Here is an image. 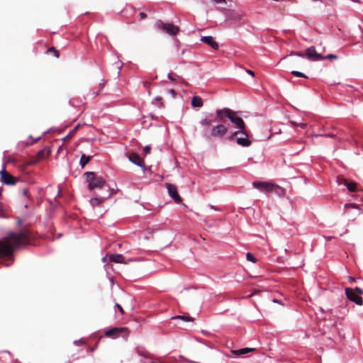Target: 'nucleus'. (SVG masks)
I'll return each instance as SVG.
<instances>
[{
  "label": "nucleus",
  "mask_w": 363,
  "mask_h": 363,
  "mask_svg": "<svg viewBox=\"0 0 363 363\" xmlns=\"http://www.w3.org/2000/svg\"><path fill=\"white\" fill-rule=\"evenodd\" d=\"M28 242V236L26 232L10 233L6 237L0 240V260L4 265L10 266L13 262V250Z\"/></svg>",
  "instance_id": "1"
},
{
  "label": "nucleus",
  "mask_w": 363,
  "mask_h": 363,
  "mask_svg": "<svg viewBox=\"0 0 363 363\" xmlns=\"http://www.w3.org/2000/svg\"><path fill=\"white\" fill-rule=\"evenodd\" d=\"M88 186L90 190L95 188H102L105 184V180L102 177L96 176L94 172H87L85 173Z\"/></svg>",
  "instance_id": "2"
},
{
  "label": "nucleus",
  "mask_w": 363,
  "mask_h": 363,
  "mask_svg": "<svg viewBox=\"0 0 363 363\" xmlns=\"http://www.w3.org/2000/svg\"><path fill=\"white\" fill-rule=\"evenodd\" d=\"M155 27L157 30L162 31L169 35H176L179 31V26L172 23H164L161 20H158L155 22Z\"/></svg>",
  "instance_id": "3"
},
{
  "label": "nucleus",
  "mask_w": 363,
  "mask_h": 363,
  "mask_svg": "<svg viewBox=\"0 0 363 363\" xmlns=\"http://www.w3.org/2000/svg\"><path fill=\"white\" fill-rule=\"evenodd\" d=\"M104 335L113 339H125L128 337L129 332L126 328H114L106 330L104 333Z\"/></svg>",
  "instance_id": "4"
},
{
  "label": "nucleus",
  "mask_w": 363,
  "mask_h": 363,
  "mask_svg": "<svg viewBox=\"0 0 363 363\" xmlns=\"http://www.w3.org/2000/svg\"><path fill=\"white\" fill-rule=\"evenodd\" d=\"M228 132V128L223 124L213 126L211 129L210 134H204V137L206 139L211 138H223L225 135Z\"/></svg>",
  "instance_id": "5"
},
{
  "label": "nucleus",
  "mask_w": 363,
  "mask_h": 363,
  "mask_svg": "<svg viewBox=\"0 0 363 363\" xmlns=\"http://www.w3.org/2000/svg\"><path fill=\"white\" fill-rule=\"evenodd\" d=\"M224 111L226 112L228 118L236 125L239 130L245 129V125L243 120L240 117L237 116L235 112L232 110H225Z\"/></svg>",
  "instance_id": "6"
},
{
  "label": "nucleus",
  "mask_w": 363,
  "mask_h": 363,
  "mask_svg": "<svg viewBox=\"0 0 363 363\" xmlns=\"http://www.w3.org/2000/svg\"><path fill=\"white\" fill-rule=\"evenodd\" d=\"M235 136L240 135L237 137L236 141L239 145L242 147H249L251 145V141L248 139V135L245 129L236 131L234 133Z\"/></svg>",
  "instance_id": "7"
},
{
  "label": "nucleus",
  "mask_w": 363,
  "mask_h": 363,
  "mask_svg": "<svg viewBox=\"0 0 363 363\" xmlns=\"http://www.w3.org/2000/svg\"><path fill=\"white\" fill-rule=\"evenodd\" d=\"M252 186L262 192L267 193L272 191L274 183L269 182L256 181L252 182Z\"/></svg>",
  "instance_id": "8"
},
{
  "label": "nucleus",
  "mask_w": 363,
  "mask_h": 363,
  "mask_svg": "<svg viewBox=\"0 0 363 363\" xmlns=\"http://www.w3.org/2000/svg\"><path fill=\"white\" fill-rule=\"evenodd\" d=\"M305 55L307 59L311 61H319L325 59L323 56L316 52L313 46L308 48L306 50Z\"/></svg>",
  "instance_id": "9"
},
{
  "label": "nucleus",
  "mask_w": 363,
  "mask_h": 363,
  "mask_svg": "<svg viewBox=\"0 0 363 363\" xmlns=\"http://www.w3.org/2000/svg\"><path fill=\"white\" fill-rule=\"evenodd\" d=\"M169 195L174 199V201L179 203L182 201L181 197L178 194L177 186L174 184L166 183L165 184Z\"/></svg>",
  "instance_id": "10"
},
{
  "label": "nucleus",
  "mask_w": 363,
  "mask_h": 363,
  "mask_svg": "<svg viewBox=\"0 0 363 363\" xmlns=\"http://www.w3.org/2000/svg\"><path fill=\"white\" fill-rule=\"evenodd\" d=\"M0 175L1 182L4 184L7 185H13L16 184L15 178L5 170L4 166L3 167V169L0 171Z\"/></svg>",
  "instance_id": "11"
},
{
  "label": "nucleus",
  "mask_w": 363,
  "mask_h": 363,
  "mask_svg": "<svg viewBox=\"0 0 363 363\" xmlns=\"http://www.w3.org/2000/svg\"><path fill=\"white\" fill-rule=\"evenodd\" d=\"M345 294L348 299L356 303L357 305H362V298L356 294L354 291L350 289H345Z\"/></svg>",
  "instance_id": "12"
},
{
  "label": "nucleus",
  "mask_w": 363,
  "mask_h": 363,
  "mask_svg": "<svg viewBox=\"0 0 363 363\" xmlns=\"http://www.w3.org/2000/svg\"><path fill=\"white\" fill-rule=\"evenodd\" d=\"M201 41L203 42V43L207 44L208 45H209L210 47H211L214 50H218V44L215 40L213 37H212L211 35L201 37Z\"/></svg>",
  "instance_id": "13"
},
{
  "label": "nucleus",
  "mask_w": 363,
  "mask_h": 363,
  "mask_svg": "<svg viewBox=\"0 0 363 363\" xmlns=\"http://www.w3.org/2000/svg\"><path fill=\"white\" fill-rule=\"evenodd\" d=\"M128 159L131 162H133V164H135L139 167H143L144 164L143 160L142 158H140V157L135 153L130 154L128 157Z\"/></svg>",
  "instance_id": "14"
},
{
  "label": "nucleus",
  "mask_w": 363,
  "mask_h": 363,
  "mask_svg": "<svg viewBox=\"0 0 363 363\" xmlns=\"http://www.w3.org/2000/svg\"><path fill=\"white\" fill-rule=\"evenodd\" d=\"M255 350V348L245 347L239 350H231V352L236 356H242Z\"/></svg>",
  "instance_id": "15"
},
{
  "label": "nucleus",
  "mask_w": 363,
  "mask_h": 363,
  "mask_svg": "<svg viewBox=\"0 0 363 363\" xmlns=\"http://www.w3.org/2000/svg\"><path fill=\"white\" fill-rule=\"evenodd\" d=\"M108 259L115 263H126L124 257L121 254H113L109 255Z\"/></svg>",
  "instance_id": "16"
},
{
  "label": "nucleus",
  "mask_w": 363,
  "mask_h": 363,
  "mask_svg": "<svg viewBox=\"0 0 363 363\" xmlns=\"http://www.w3.org/2000/svg\"><path fill=\"white\" fill-rule=\"evenodd\" d=\"M191 105L194 107L200 108L203 106V100L201 97L194 96L191 99Z\"/></svg>",
  "instance_id": "17"
},
{
  "label": "nucleus",
  "mask_w": 363,
  "mask_h": 363,
  "mask_svg": "<svg viewBox=\"0 0 363 363\" xmlns=\"http://www.w3.org/2000/svg\"><path fill=\"white\" fill-rule=\"evenodd\" d=\"M344 186L347 187L349 191L354 192L357 190V183L352 182H349L347 180H344Z\"/></svg>",
  "instance_id": "18"
},
{
  "label": "nucleus",
  "mask_w": 363,
  "mask_h": 363,
  "mask_svg": "<svg viewBox=\"0 0 363 363\" xmlns=\"http://www.w3.org/2000/svg\"><path fill=\"white\" fill-rule=\"evenodd\" d=\"M225 110H230L228 108H223L222 109H218L216 111V116L219 119L220 121H224L223 118L225 116L228 118V115L226 112H225Z\"/></svg>",
  "instance_id": "19"
},
{
  "label": "nucleus",
  "mask_w": 363,
  "mask_h": 363,
  "mask_svg": "<svg viewBox=\"0 0 363 363\" xmlns=\"http://www.w3.org/2000/svg\"><path fill=\"white\" fill-rule=\"evenodd\" d=\"M272 192H274L279 196H282L285 194V190L282 187L274 184V187L272 188Z\"/></svg>",
  "instance_id": "20"
},
{
  "label": "nucleus",
  "mask_w": 363,
  "mask_h": 363,
  "mask_svg": "<svg viewBox=\"0 0 363 363\" xmlns=\"http://www.w3.org/2000/svg\"><path fill=\"white\" fill-rule=\"evenodd\" d=\"M173 320H182L185 322H192L194 321V318L189 316L187 314L177 315L172 318Z\"/></svg>",
  "instance_id": "21"
},
{
  "label": "nucleus",
  "mask_w": 363,
  "mask_h": 363,
  "mask_svg": "<svg viewBox=\"0 0 363 363\" xmlns=\"http://www.w3.org/2000/svg\"><path fill=\"white\" fill-rule=\"evenodd\" d=\"M91 156H86L84 154H83L82 156H81V158H80V165L82 167H84L91 160Z\"/></svg>",
  "instance_id": "22"
},
{
  "label": "nucleus",
  "mask_w": 363,
  "mask_h": 363,
  "mask_svg": "<svg viewBox=\"0 0 363 363\" xmlns=\"http://www.w3.org/2000/svg\"><path fill=\"white\" fill-rule=\"evenodd\" d=\"M203 127H209L211 125V121L207 118H203L199 122Z\"/></svg>",
  "instance_id": "23"
},
{
  "label": "nucleus",
  "mask_w": 363,
  "mask_h": 363,
  "mask_svg": "<svg viewBox=\"0 0 363 363\" xmlns=\"http://www.w3.org/2000/svg\"><path fill=\"white\" fill-rule=\"evenodd\" d=\"M102 202V200L99 198H93L90 199V203L92 206L99 205Z\"/></svg>",
  "instance_id": "24"
},
{
  "label": "nucleus",
  "mask_w": 363,
  "mask_h": 363,
  "mask_svg": "<svg viewBox=\"0 0 363 363\" xmlns=\"http://www.w3.org/2000/svg\"><path fill=\"white\" fill-rule=\"evenodd\" d=\"M293 75L297 77H303V78H308V77L303 72H298V71H291V72Z\"/></svg>",
  "instance_id": "25"
},
{
  "label": "nucleus",
  "mask_w": 363,
  "mask_h": 363,
  "mask_svg": "<svg viewBox=\"0 0 363 363\" xmlns=\"http://www.w3.org/2000/svg\"><path fill=\"white\" fill-rule=\"evenodd\" d=\"M246 259L248 261L252 262V263H255L256 262L255 257L251 253H250V252L247 253Z\"/></svg>",
  "instance_id": "26"
},
{
  "label": "nucleus",
  "mask_w": 363,
  "mask_h": 363,
  "mask_svg": "<svg viewBox=\"0 0 363 363\" xmlns=\"http://www.w3.org/2000/svg\"><path fill=\"white\" fill-rule=\"evenodd\" d=\"M154 104L157 106H162V98L160 96H157L154 99Z\"/></svg>",
  "instance_id": "27"
},
{
  "label": "nucleus",
  "mask_w": 363,
  "mask_h": 363,
  "mask_svg": "<svg viewBox=\"0 0 363 363\" xmlns=\"http://www.w3.org/2000/svg\"><path fill=\"white\" fill-rule=\"evenodd\" d=\"M49 52H53L55 55L58 57H59V52L56 50L54 48H51L48 50Z\"/></svg>",
  "instance_id": "28"
},
{
  "label": "nucleus",
  "mask_w": 363,
  "mask_h": 363,
  "mask_svg": "<svg viewBox=\"0 0 363 363\" xmlns=\"http://www.w3.org/2000/svg\"><path fill=\"white\" fill-rule=\"evenodd\" d=\"M151 147L150 146H145L144 147V152L145 154H149L150 152Z\"/></svg>",
  "instance_id": "29"
},
{
  "label": "nucleus",
  "mask_w": 363,
  "mask_h": 363,
  "mask_svg": "<svg viewBox=\"0 0 363 363\" xmlns=\"http://www.w3.org/2000/svg\"><path fill=\"white\" fill-rule=\"evenodd\" d=\"M294 125H297L301 128H305L306 127V123H294Z\"/></svg>",
  "instance_id": "30"
},
{
  "label": "nucleus",
  "mask_w": 363,
  "mask_h": 363,
  "mask_svg": "<svg viewBox=\"0 0 363 363\" xmlns=\"http://www.w3.org/2000/svg\"><path fill=\"white\" fill-rule=\"evenodd\" d=\"M344 180H345V179H343V178H339V177L337 178V182L339 184H343L344 185Z\"/></svg>",
  "instance_id": "31"
},
{
  "label": "nucleus",
  "mask_w": 363,
  "mask_h": 363,
  "mask_svg": "<svg viewBox=\"0 0 363 363\" xmlns=\"http://www.w3.org/2000/svg\"><path fill=\"white\" fill-rule=\"evenodd\" d=\"M324 57H325V59H326V58H328V59L335 58H335H337V56L335 55H333V54H330Z\"/></svg>",
  "instance_id": "32"
},
{
  "label": "nucleus",
  "mask_w": 363,
  "mask_h": 363,
  "mask_svg": "<svg viewBox=\"0 0 363 363\" xmlns=\"http://www.w3.org/2000/svg\"><path fill=\"white\" fill-rule=\"evenodd\" d=\"M139 15H140V17L141 19H144L147 17L146 13H145L143 12H140Z\"/></svg>",
  "instance_id": "33"
},
{
  "label": "nucleus",
  "mask_w": 363,
  "mask_h": 363,
  "mask_svg": "<svg viewBox=\"0 0 363 363\" xmlns=\"http://www.w3.org/2000/svg\"><path fill=\"white\" fill-rule=\"evenodd\" d=\"M169 92L171 94V95L174 97L176 96V92L174 89H169Z\"/></svg>",
  "instance_id": "34"
},
{
  "label": "nucleus",
  "mask_w": 363,
  "mask_h": 363,
  "mask_svg": "<svg viewBox=\"0 0 363 363\" xmlns=\"http://www.w3.org/2000/svg\"><path fill=\"white\" fill-rule=\"evenodd\" d=\"M320 135V136L324 135V136H325V137H328V138H333V137H335V135L331 134V133L325 134V135Z\"/></svg>",
  "instance_id": "35"
},
{
  "label": "nucleus",
  "mask_w": 363,
  "mask_h": 363,
  "mask_svg": "<svg viewBox=\"0 0 363 363\" xmlns=\"http://www.w3.org/2000/svg\"><path fill=\"white\" fill-rule=\"evenodd\" d=\"M296 55L301 57H304L306 56L305 54H303L301 52H296Z\"/></svg>",
  "instance_id": "36"
},
{
  "label": "nucleus",
  "mask_w": 363,
  "mask_h": 363,
  "mask_svg": "<svg viewBox=\"0 0 363 363\" xmlns=\"http://www.w3.org/2000/svg\"><path fill=\"white\" fill-rule=\"evenodd\" d=\"M168 78L172 80V81H174L175 79L173 77V74H168Z\"/></svg>",
  "instance_id": "37"
},
{
  "label": "nucleus",
  "mask_w": 363,
  "mask_h": 363,
  "mask_svg": "<svg viewBox=\"0 0 363 363\" xmlns=\"http://www.w3.org/2000/svg\"><path fill=\"white\" fill-rule=\"evenodd\" d=\"M116 306L118 307V308L119 309L121 313H123V310L122 307L119 304H118V303L116 304Z\"/></svg>",
  "instance_id": "38"
},
{
  "label": "nucleus",
  "mask_w": 363,
  "mask_h": 363,
  "mask_svg": "<svg viewBox=\"0 0 363 363\" xmlns=\"http://www.w3.org/2000/svg\"><path fill=\"white\" fill-rule=\"evenodd\" d=\"M355 290L358 291L360 294H363V291L359 287H356Z\"/></svg>",
  "instance_id": "39"
},
{
  "label": "nucleus",
  "mask_w": 363,
  "mask_h": 363,
  "mask_svg": "<svg viewBox=\"0 0 363 363\" xmlns=\"http://www.w3.org/2000/svg\"><path fill=\"white\" fill-rule=\"evenodd\" d=\"M215 2L220 4V3H225V0H213Z\"/></svg>",
  "instance_id": "40"
},
{
  "label": "nucleus",
  "mask_w": 363,
  "mask_h": 363,
  "mask_svg": "<svg viewBox=\"0 0 363 363\" xmlns=\"http://www.w3.org/2000/svg\"><path fill=\"white\" fill-rule=\"evenodd\" d=\"M210 207H211L212 209L215 210V211H219V208H216V206H213V205H210Z\"/></svg>",
  "instance_id": "41"
},
{
  "label": "nucleus",
  "mask_w": 363,
  "mask_h": 363,
  "mask_svg": "<svg viewBox=\"0 0 363 363\" xmlns=\"http://www.w3.org/2000/svg\"><path fill=\"white\" fill-rule=\"evenodd\" d=\"M247 72L248 74H250V75H252V76H254V75H255L254 72H253L252 71H251V70H247Z\"/></svg>",
  "instance_id": "42"
},
{
  "label": "nucleus",
  "mask_w": 363,
  "mask_h": 363,
  "mask_svg": "<svg viewBox=\"0 0 363 363\" xmlns=\"http://www.w3.org/2000/svg\"><path fill=\"white\" fill-rule=\"evenodd\" d=\"M349 281H350V282L352 283L354 281V279L353 277H350Z\"/></svg>",
  "instance_id": "43"
},
{
  "label": "nucleus",
  "mask_w": 363,
  "mask_h": 363,
  "mask_svg": "<svg viewBox=\"0 0 363 363\" xmlns=\"http://www.w3.org/2000/svg\"><path fill=\"white\" fill-rule=\"evenodd\" d=\"M106 256H105V257H104L102 258V262H106Z\"/></svg>",
  "instance_id": "44"
},
{
  "label": "nucleus",
  "mask_w": 363,
  "mask_h": 363,
  "mask_svg": "<svg viewBox=\"0 0 363 363\" xmlns=\"http://www.w3.org/2000/svg\"><path fill=\"white\" fill-rule=\"evenodd\" d=\"M2 190H3L2 187H0V196L1 195Z\"/></svg>",
  "instance_id": "45"
},
{
  "label": "nucleus",
  "mask_w": 363,
  "mask_h": 363,
  "mask_svg": "<svg viewBox=\"0 0 363 363\" xmlns=\"http://www.w3.org/2000/svg\"><path fill=\"white\" fill-rule=\"evenodd\" d=\"M76 343H78V342H75ZM84 342L79 341V343H83Z\"/></svg>",
  "instance_id": "46"
},
{
  "label": "nucleus",
  "mask_w": 363,
  "mask_h": 363,
  "mask_svg": "<svg viewBox=\"0 0 363 363\" xmlns=\"http://www.w3.org/2000/svg\"><path fill=\"white\" fill-rule=\"evenodd\" d=\"M69 135H71V133H69V135H67V138H69Z\"/></svg>",
  "instance_id": "47"
},
{
  "label": "nucleus",
  "mask_w": 363,
  "mask_h": 363,
  "mask_svg": "<svg viewBox=\"0 0 363 363\" xmlns=\"http://www.w3.org/2000/svg\"><path fill=\"white\" fill-rule=\"evenodd\" d=\"M69 135H71V133H69V135H67V138H69Z\"/></svg>",
  "instance_id": "48"
},
{
  "label": "nucleus",
  "mask_w": 363,
  "mask_h": 363,
  "mask_svg": "<svg viewBox=\"0 0 363 363\" xmlns=\"http://www.w3.org/2000/svg\"><path fill=\"white\" fill-rule=\"evenodd\" d=\"M69 135H71V133H69V135H67V138H69Z\"/></svg>",
  "instance_id": "49"
}]
</instances>
